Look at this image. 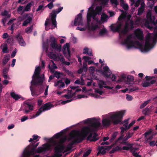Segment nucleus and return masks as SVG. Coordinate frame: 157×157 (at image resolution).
<instances>
[{
    "label": "nucleus",
    "instance_id": "1",
    "mask_svg": "<svg viewBox=\"0 0 157 157\" xmlns=\"http://www.w3.org/2000/svg\"><path fill=\"white\" fill-rule=\"evenodd\" d=\"M129 30H109L113 33H118L119 38L123 40L126 37L124 41L122 43L123 44L127 45L128 49L134 47L139 49L141 51L147 52L152 48L157 42V30H154V33H147L145 37V41L144 45L138 41H134V38L133 34H129Z\"/></svg>",
    "mask_w": 157,
    "mask_h": 157
},
{
    "label": "nucleus",
    "instance_id": "2",
    "mask_svg": "<svg viewBox=\"0 0 157 157\" xmlns=\"http://www.w3.org/2000/svg\"><path fill=\"white\" fill-rule=\"evenodd\" d=\"M95 118H88L84 121L85 123L90 124V126L86 127H84L82 131V134L84 135V137H86L87 135L89 134L87 137V140L90 142H95L99 139L97 137L98 134L96 133H94L93 134V132L97 131L98 128L100 126L101 123L99 121H96Z\"/></svg>",
    "mask_w": 157,
    "mask_h": 157
},
{
    "label": "nucleus",
    "instance_id": "3",
    "mask_svg": "<svg viewBox=\"0 0 157 157\" xmlns=\"http://www.w3.org/2000/svg\"><path fill=\"white\" fill-rule=\"evenodd\" d=\"M125 113V111L114 113L110 116V119L106 118H103L102 121L103 125L104 127H109L111 125V121L114 125L118 124L122 121V117Z\"/></svg>",
    "mask_w": 157,
    "mask_h": 157
},
{
    "label": "nucleus",
    "instance_id": "4",
    "mask_svg": "<svg viewBox=\"0 0 157 157\" xmlns=\"http://www.w3.org/2000/svg\"><path fill=\"white\" fill-rule=\"evenodd\" d=\"M39 143V142H38L35 144L34 142H32V144H30L26 147L27 150L25 151H31L33 154L40 153L48 151L51 149V145L49 144L46 143L44 144L43 147H39L36 149Z\"/></svg>",
    "mask_w": 157,
    "mask_h": 157
},
{
    "label": "nucleus",
    "instance_id": "5",
    "mask_svg": "<svg viewBox=\"0 0 157 157\" xmlns=\"http://www.w3.org/2000/svg\"><path fill=\"white\" fill-rule=\"evenodd\" d=\"M40 68L39 66L36 68L34 75L32 76V80L31 82L32 85L42 84L44 80V75H40Z\"/></svg>",
    "mask_w": 157,
    "mask_h": 157
},
{
    "label": "nucleus",
    "instance_id": "6",
    "mask_svg": "<svg viewBox=\"0 0 157 157\" xmlns=\"http://www.w3.org/2000/svg\"><path fill=\"white\" fill-rule=\"evenodd\" d=\"M134 22L132 20H130L129 23L126 22L124 25V28L121 29V27L122 23L121 22H119L116 24H112L111 26L110 29H132L134 28Z\"/></svg>",
    "mask_w": 157,
    "mask_h": 157
},
{
    "label": "nucleus",
    "instance_id": "7",
    "mask_svg": "<svg viewBox=\"0 0 157 157\" xmlns=\"http://www.w3.org/2000/svg\"><path fill=\"white\" fill-rule=\"evenodd\" d=\"M79 132L77 131L73 130L71 132L69 135V140H74L71 143V145H73L76 143H80L83 140V139L79 138Z\"/></svg>",
    "mask_w": 157,
    "mask_h": 157
},
{
    "label": "nucleus",
    "instance_id": "8",
    "mask_svg": "<svg viewBox=\"0 0 157 157\" xmlns=\"http://www.w3.org/2000/svg\"><path fill=\"white\" fill-rule=\"evenodd\" d=\"M147 19L145 23V26L149 29H152V27L150 25V24H152L155 25V17L154 16L152 17L151 11L149 10L146 14Z\"/></svg>",
    "mask_w": 157,
    "mask_h": 157
},
{
    "label": "nucleus",
    "instance_id": "9",
    "mask_svg": "<svg viewBox=\"0 0 157 157\" xmlns=\"http://www.w3.org/2000/svg\"><path fill=\"white\" fill-rule=\"evenodd\" d=\"M54 106V105L51 103L48 102L45 103L39 108L35 114L33 115V118H35L38 117L41 114L42 112L50 110Z\"/></svg>",
    "mask_w": 157,
    "mask_h": 157
},
{
    "label": "nucleus",
    "instance_id": "10",
    "mask_svg": "<svg viewBox=\"0 0 157 157\" xmlns=\"http://www.w3.org/2000/svg\"><path fill=\"white\" fill-rule=\"evenodd\" d=\"M54 145L55 146L54 148L55 154L54 155L56 157H60L62 155L60 153L63 150L64 146L63 144L56 142L55 143Z\"/></svg>",
    "mask_w": 157,
    "mask_h": 157
},
{
    "label": "nucleus",
    "instance_id": "11",
    "mask_svg": "<svg viewBox=\"0 0 157 157\" xmlns=\"http://www.w3.org/2000/svg\"><path fill=\"white\" fill-rule=\"evenodd\" d=\"M133 134V133L128 132L124 138V135L121 136L115 141L116 143H119L121 144H126V141L131 137Z\"/></svg>",
    "mask_w": 157,
    "mask_h": 157
},
{
    "label": "nucleus",
    "instance_id": "12",
    "mask_svg": "<svg viewBox=\"0 0 157 157\" xmlns=\"http://www.w3.org/2000/svg\"><path fill=\"white\" fill-rule=\"evenodd\" d=\"M50 46L52 49L58 52H60L61 51V46L58 45L55 37H51L50 39Z\"/></svg>",
    "mask_w": 157,
    "mask_h": 157
},
{
    "label": "nucleus",
    "instance_id": "13",
    "mask_svg": "<svg viewBox=\"0 0 157 157\" xmlns=\"http://www.w3.org/2000/svg\"><path fill=\"white\" fill-rule=\"evenodd\" d=\"M72 26H78L83 25L82 13H79L75 17L74 21L71 23Z\"/></svg>",
    "mask_w": 157,
    "mask_h": 157
},
{
    "label": "nucleus",
    "instance_id": "14",
    "mask_svg": "<svg viewBox=\"0 0 157 157\" xmlns=\"http://www.w3.org/2000/svg\"><path fill=\"white\" fill-rule=\"evenodd\" d=\"M63 52L66 58L69 60L71 59V52L70 50V44L67 43L63 46Z\"/></svg>",
    "mask_w": 157,
    "mask_h": 157
},
{
    "label": "nucleus",
    "instance_id": "15",
    "mask_svg": "<svg viewBox=\"0 0 157 157\" xmlns=\"http://www.w3.org/2000/svg\"><path fill=\"white\" fill-rule=\"evenodd\" d=\"M57 14L56 10H52L50 13L52 23L54 26V28L53 29H55V28L56 27L57 22L56 20V17Z\"/></svg>",
    "mask_w": 157,
    "mask_h": 157
},
{
    "label": "nucleus",
    "instance_id": "16",
    "mask_svg": "<svg viewBox=\"0 0 157 157\" xmlns=\"http://www.w3.org/2000/svg\"><path fill=\"white\" fill-rule=\"evenodd\" d=\"M1 15L2 16H5L1 20V22L4 26H5L6 23L7 19L10 18L11 17V14H9L8 12L6 10H5L3 12H2Z\"/></svg>",
    "mask_w": 157,
    "mask_h": 157
},
{
    "label": "nucleus",
    "instance_id": "17",
    "mask_svg": "<svg viewBox=\"0 0 157 157\" xmlns=\"http://www.w3.org/2000/svg\"><path fill=\"white\" fill-rule=\"evenodd\" d=\"M134 38L136 37L140 40H142L144 39V34L142 30H134Z\"/></svg>",
    "mask_w": 157,
    "mask_h": 157
},
{
    "label": "nucleus",
    "instance_id": "18",
    "mask_svg": "<svg viewBox=\"0 0 157 157\" xmlns=\"http://www.w3.org/2000/svg\"><path fill=\"white\" fill-rule=\"evenodd\" d=\"M15 37L20 46H25L26 45V43L24 40L22 36L20 33H18L17 35L15 36Z\"/></svg>",
    "mask_w": 157,
    "mask_h": 157
},
{
    "label": "nucleus",
    "instance_id": "19",
    "mask_svg": "<svg viewBox=\"0 0 157 157\" xmlns=\"http://www.w3.org/2000/svg\"><path fill=\"white\" fill-rule=\"evenodd\" d=\"M103 71H102V75L107 78H109L112 73V72L110 70L109 67L106 66L103 67Z\"/></svg>",
    "mask_w": 157,
    "mask_h": 157
},
{
    "label": "nucleus",
    "instance_id": "20",
    "mask_svg": "<svg viewBox=\"0 0 157 157\" xmlns=\"http://www.w3.org/2000/svg\"><path fill=\"white\" fill-rule=\"evenodd\" d=\"M25 107L23 109L25 113L26 114L28 113L30 111L33 109V106L30 104L29 102L26 103L24 105Z\"/></svg>",
    "mask_w": 157,
    "mask_h": 157
},
{
    "label": "nucleus",
    "instance_id": "21",
    "mask_svg": "<svg viewBox=\"0 0 157 157\" xmlns=\"http://www.w3.org/2000/svg\"><path fill=\"white\" fill-rule=\"evenodd\" d=\"M145 6L144 3L143 2L140 4V6L138 8L137 15L140 16L143 13L144 10Z\"/></svg>",
    "mask_w": 157,
    "mask_h": 157
},
{
    "label": "nucleus",
    "instance_id": "22",
    "mask_svg": "<svg viewBox=\"0 0 157 157\" xmlns=\"http://www.w3.org/2000/svg\"><path fill=\"white\" fill-rule=\"evenodd\" d=\"M24 16H25V17H27L23 23L22 25L24 26L26 25L27 24L29 23L32 20V17H31L30 16H28V14H25Z\"/></svg>",
    "mask_w": 157,
    "mask_h": 157
},
{
    "label": "nucleus",
    "instance_id": "23",
    "mask_svg": "<svg viewBox=\"0 0 157 157\" xmlns=\"http://www.w3.org/2000/svg\"><path fill=\"white\" fill-rule=\"evenodd\" d=\"M31 94L33 96H37L40 94V92L38 91L35 89L33 88L31 86L30 87Z\"/></svg>",
    "mask_w": 157,
    "mask_h": 157
},
{
    "label": "nucleus",
    "instance_id": "24",
    "mask_svg": "<svg viewBox=\"0 0 157 157\" xmlns=\"http://www.w3.org/2000/svg\"><path fill=\"white\" fill-rule=\"evenodd\" d=\"M11 97L16 101L18 100L19 99L22 98V100H24V98L21 97V96L20 95L16 94L14 92H12L10 94Z\"/></svg>",
    "mask_w": 157,
    "mask_h": 157
},
{
    "label": "nucleus",
    "instance_id": "25",
    "mask_svg": "<svg viewBox=\"0 0 157 157\" xmlns=\"http://www.w3.org/2000/svg\"><path fill=\"white\" fill-rule=\"evenodd\" d=\"M16 20V18L10 19L7 23L8 25H10V29H13L14 25L16 24L13 23V22Z\"/></svg>",
    "mask_w": 157,
    "mask_h": 157
},
{
    "label": "nucleus",
    "instance_id": "26",
    "mask_svg": "<svg viewBox=\"0 0 157 157\" xmlns=\"http://www.w3.org/2000/svg\"><path fill=\"white\" fill-rule=\"evenodd\" d=\"M33 138H30V140L29 141L30 142H34V143H35L36 142L39 140V139H37L38 137L40 138V137L38 136L34 135L32 136Z\"/></svg>",
    "mask_w": 157,
    "mask_h": 157
},
{
    "label": "nucleus",
    "instance_id": "27",
    "mask_svg": "<svg viewBox=\"0 0 157 157\" xmlns=\"http://www.w3.org/2000/svg\"><path fill=\"white\" fill-rule=\"evenodd\" d=\"M3 48L2 50V52L4 53H8L9 52V50L8 49L7 45L6 44H2L1 47Z\"/></svg>",
    "mask_w": 157,
    "mask_h": 157
},
{
    "label": "nucleus",
    "instance_id": "28",
    "mask_svg": "<svg viewBox=\"0 0 157 157\" xmlns=\"http://www.w3.org/2000/svg\"><path fill=\"white\" fill-rule=\"evenodd\" d=\"M67 131V130H63L61 131L60 132L54 135V137L56 139H58L59 137L62 136L64 134L65 132Z\"/></svg>",
    "mask_w": 157,
    "mask_h": 157
},
{
    "label": "nucleus",
    "instance_id": "29",
    "mask_svg": "<svg viewBox=\"0 0 157 157\" xmlns=\"http://www.w3.org/2000/svg\"><path fill=\"white\" fill-rule=\"evenodd\" d=\"M55 86H59V87L60 88H62L65 86L64 83L62 82L61 80L58 81L54 85Z\"/></svg>",
    "mask_w": 157,
    "mask_h": 157
},
{
    "label": "nucleus",
    "instance_id": "30",
    "mask_svg": "<svg viewBox=\"0 0 157 157\" xmlns=\"http://www.w3.org/2000/svg\"><path fill=\"white\" fill-rule=\"evenodd\" d=\"M152 112L148 108V106L143 109L142 110L143 113L145 116L149 115L151 114Z\"/></svg>",
    "mask_w": 157,
    "mask_h": 157
},
{
    "label": "nucleus",
    "instance_id": "31",
    "mask_svg": "<svg viewBox=\"0 0 157 157\" xmlns=\"http://www.w3.org/2000/svg\"><path fill=\"white\" fill-rule=\"evenodd\" d=\"M87 33L91 36L95 37L97 34L96 30H87Z\"/></svg>",
    "mask_w": 157,
    "mask_h": 157
},
{
    "label": "nucleus",
    "instance_id": "32",
    "mask_svg": "<svg viewBox=\"0 0 157 157\" xmlns=\"http://www.w3.org/2000/svg\"><path fill=\"white\" fill-rule=\"evenodd\" d=\"M108 18V16L107 15L104 13L102 14L101 16V19L102 22H105L107 21Z\"/></svg>",
    "mask_w": 157,
    "mask_h": 157
},
{
    "label": "nucleus",
    "instance_id": "33",
    "mask_svg": "<svg viewBox=\"0 0 157 157\" xmlns=\"http://www.w3.org/2000/svg\"><path fill=\"white\" fill-rule=\"evenodd\" d=\"M10 57L9 56H5L4 57L2 61L3 65H6L10 60Z\"/></svg>",
    "mask_w": 157,
    "mask_h": 157
},
{
    "label": "nucleus",
    "instance_id": "34",
    "mask_svg": "<svg viewBox=\"0 0 157 157\" xmlns=\"http://www.w3.org/2000/svg\"><path fill=\"white\" fill-rule=\"evenodd\" d=\"M118 132H115L113 133L111 136V138L109 140V141L110 142H112L115 139L118 134Z\"/></svg>",
    "mask_w": 157,
    "mask_h": 157
},
{
    "label": "nucleus",
    "instance_id": "35",
    "mask_svg": "<svg viewBox=\"0 0 157 157\" xmlns=\"http://www.w3.org/2000/svg\"><path fill=\"white\" fill-rule=\"evenodd\" d=\"M102 10V7L101 6H98L95 8V12L98 14H101Z\"/></svg>",
    "mask_w": 157,
    "mask_h": 157
},
{
    "label": "nucleus",
    "instance_id": "36",
    "mask_svg": "<svg viewBox=\"0 0 157 157\" xmlns=\"http://www.w3.org/2000/svg\"><path fill=\"white\" fill-rule=\"evenodd\" d=\"M126 79L127 82L128 83L133 82L134 80L133 77L130 75L127 76Z\"/></svg>",
    "mask_w": 157,
    "mask_h": 157
},
{
    "label": "nucleus",
    "instance_id": "37",
    "mask_svg": "<svg viewBox=\"0 0 157 157\" xmlns=\"http://www.w3.org/2000/svg\"><path fill=\"white\" fill-rule=\"evenodd\" d=\"M98 84L99 86V88L100 89H102L104 87L103 85H105L106 83L105 82L103 81L99 80V81L98 82Z\"/></svg>",
    "mask_w": 157,
    "mask_h": 157
},
{
    "label": "nucleus",
    "instance_id": "38",
    "mask_svg": "<svg viewBox=\"0 0 157 157\" xmlns=\"http://www.w3.org/2000/svg\"><path fill=\"white\" fill-rule=\"evenodd\" d=\"M7 43L11 45H12L13 43V36H12L9 37L7 40Z\"/></svg>",
    "mask_w": 157,
    "mask_h": 157
},
{
    "label": "nucleus",
    "instance_id": "39",
    "mask_svg": "<svg viewBox=\"0 0 157 157\" xmlns=\"http://www.w3.org/2000/svg\"><path fill=\"white\" fill-rule=\"evenodd\" d=\"M121 149V148L120 147L117 146L115 147H113V149L111 150L109 153L110 154H112L114 153L116 151L120 150Z\"/></svg>",
    "mask_w": 157,
    "mask_h": 157
},
{
    "label": "nucleus",
    "instance_id": "40",
    "mask_svg": "<svg viewBox=\"0 0 157 157\" xmlns=\"http://www.w3.org/2000/svg\"><path fill=\"white\" fill-rule=\"evenodd\" d=\"M151 101L150 99H149L147 100V101H144L143 103L140 106V109H142L144 108L145 106H146Z\"/></svg>",
    "mask_w": 157,
    "mask_h": 157
},
{
    "label": "nucleus",
    "instance_id": "41",
    "mask_svg": "<svg viewBox=\"0 0 157 157\" xmlns=\"http://www.w3.org/2000/svg\"><path fill=\"white\" fill-rule=\"evenodd\" d=\"M92 13L88 12L87 15V19L88 23L90 22L91 20L92 17Z\"/></svg>",
    "mask_w": 157,
    "mask_h": 157
},
{
    "label": "nucleus",
    "instance_id": "42",
    "mask_svg": "<svg viewBox=\"0 0 157 157\" xmlns=\"http://www.w3.org/2000/svg\"><path fill=\"white\" fill-rule=\"evenodd\" d=\"M32 5V4L31 2H29L27 4V5L25 6L24 9V11H28L30 9V8Z\"/></svg>",
    "mask_w": 157,
    "mask_h": 157
},
{
    "label": "nucleus",
    "instance_id": "43",
    "mask_svg": "<svg viewBox=\"0 0 157 157\" xmlns=\"http://www.w3.org/2000/svg\"><path fill=\"white\" fill-rule=\"evenodd\" d=\"M108 32L107 30H101L99 33V35L101 36H103L106 35Z\"/></svg>",
    "mask_w": 157,
    "mask_h": 157
},
{
    "label": "nucleus",
    "instance_id": "44",
    "mask_svg": "<svg viewBox=\"0 0 157 157\" xmlns=\"http://www.w3.org/2000/svg\"><path fill=\"white\" fill-rule=\"evenodd\" d=\"M91 150L90 149H89L87 151H86L83 155V157H86L88 156L90 153Z\"/></svg>",
    "mask_w": 157,
    "mask_h": 157
},
{
    "label": "nucleus",
    "instance_id": "45",
    "mask_svg": "<svg viewBox=\"0 0 157 157\" xmlns=\"http://www.w3.org/2000/svg\"><path fill=\"white\" fill-rule=\"evenodd\" d=\"M142 86L144 87H147L150 86V83L149 82L145 81L144 83L142 84Z\"/></svg>",
    "mask_w": 157,
    "mask_h": 157
},
{
    "label": "nucleus",
    "instance_id": "46",
    "mask_svg": "<svg viewBox=\"0 0 157 157\" xmlns=\"http://www.w3.org/2000/svg\"><path fill=\"white\" fill-rule=\"evenodd\" d=\"M129 147L127 146H124L122 147V149L125 150H128L129 149H130L131 147H132V145L131 144H129L128 145Z\"/></svg>",
    "mask_w": 157,
    "mask_h": 157
},
{
    "label": "nucleus",
    "instance_id": "47",
    "mask_svg": "<svg viewBox=\"0 0 157 157\" xmlns=\"http://www.w3.org/2000/svg\"><path fill=\"white\" fill-rule=\"evenodd\" d=\"M138 149V148H132V147L130 149V151L132 153V155H133L134 154H135L136 153H137L136 152V151Z\"/></svg>",
    "mask_w": 157,
    "mask_h": 157
},
{
    "label": "nucleus",
    "instance_id": "48",
    "mask_svg": "<svg viewBox=\"0 0 157 157\" xmlns=\"http://www.w3.org/2000/svg\"><path fill=\"white\" fill-rule=\"evenodd\" d=\"M126 76L125 75L123 74L121 76V78L119 80V81L122 82L124 80H126Z\"/></svg>",
    "mask_w": 157,
    "mask_h": 157
},
{
    "label": "nucleus",
    "instance_id": "49",
    "mask_svg": "<svg viewBox=\"0 0 157 157\" xmlns=\"http://www.w3.org/2000/svg\"><path fill=\"white\" fill-rule=\"evenodd\" d=\"M44 9V6L43 5H40L39 6L38 8L36 10V11L38 12L40 10L43 11Z\"/></svg>",
    "mask_w": 157,
    "mask_h": 157
},
{
    "label": "nucleus",
    "instance_id": "50",
    "mask_svg": "<svg viewBox=\"0 0 157 157\" xmlns=\"http://www.w3.org/2000/svg\"><path fill=\"white\" fill-rule=\"evenodd\" d=\"M121 6L124 10H127L128 9V6L127 4L123 3Z\"/></svg>",
    "mask_w": 157,
    "mask_h": 157
},
{
    "label": "nucleus",
    "instance_id": "51",
    "mask_svg": "<svg viewBox=\"0 0 157 157\" xmlns=\"http://www.w3.org/2000/svg\"><path fill=\"white\" fill-rule=\"evenodd\" d=\"M50 25L49 24V20L48 18H47L45 21V29H48V28H47V27L49 26V25Z\"/></svg>",
    "mask_w": 157,
    "mask_h": 157
},
{
    "label": "nucleus",
    "instance_id": "52",
    "mask_svg": "<svg viewBox=\"0 0 157 157\" xmlns=\"http://www.w3.org/2000/svg\"><path fill=\"white\" fill-rule=\"evenodd\" d=\"M54 6L53 3L50 2L46 6V7H48L50 9H51Z\"/></svg>",
    "mask_w": 157,
    "mask_h": 157
},
{
    "label": "nucleus",
    "instance_id": "53",
    "mask_svg": "<svg viewBox=\"0 0 157 157\" xmlns=\"http://www.w3.org/2000/svg\"><path fill=\"white\" fill-rule=\"evenodd\" d=\"M17 52V49L16 48H15L13 50V51L12 52V54H11V57L12 58H13L15 56Z\"/></svg>",
    "mask_w": 157,
    "mask_h": 157
},
{
    "label": "nucleus",
    "instance_id": "54",
    "mask_svg": "<svg viewBox=\"0 0 157 157\" xmlns=\"http://www.w3.org/2000/svg\"><path fill=\"white\" fill-rule=\"evenodd\" d=\"M60 73L56 71L54 74V76L57 78H59L60 77Z\"/></svg>",
    "mask_w": 157,
    "mask_h": 157
},
{
    "label": "nucleus",
    "instance_id": "55",
    "mask_svg": "<svg viewBox=\"0 0 157 157\" xmlns=\"http://www.w3.org/2000/svg\"><path fill=\"white\" fill-rule=\"evenodd\" d=\"M83 67L82 68H83V69L85 71H86L87 70V64L86 63L83 62Z\"/></svg>",
    "mask_w": 157,
    "mask_h": 157
},
{
    "label": "nucleus",
    "instance_id": "56",
    "mask_svg": "<svg viewBox=\"0 0 157 157\" xmlns=\"http://www.w3.org/2000/svg\"><path fill=\"white\" fill-rule=\"evenodd\" d=\"M95 92L99 94L100 95H102L103 93V92L98 89H96L95 90Z\"/></svg>",
    "mask_w": 157,
    "mask_h": 157
},
{
    "label": "nucleus",
    "instance_id": "57",
    "mask_svg": "<svg viewBox=\"0 0 157 157\" xmlns=\"http://www.w3.org/2000/svg\"><path fill=\"white\" fill-rule=\"evenodd\" d=\"M59 58L61 62L63 64L65 62V59L64 57L61 55H60L59 57Z\"/></svg>",
    "mask_w": 157,
    "mask_h": 157
},
{
    "label": "nucleus",
    "instance_id": "58",
    "mask_svg": "<svg viewBox=\"0 0 157 157\" xmlns=\"http://www.w3.org/2000/svg\"><path fill=\"white\" fill-rule=\"evenodd\" d=\"M49 57L51 59H54L56 58V55L55 54H53L52 52H51L50 53Z\"/></svg>",
    "mask_w": 157,
    "mask_h": 157
},
{
    "label": "nucleus",
    "instance_id": "59",
    "mask_svg": "<svg viewBox=\"0 0 157 157\" xmlns=\"http://www.w3.org/2000/svg\"><path fill=\"white\" fill-rule=\"evenodd\" d=\"M73 100L72 99L67 100L66 101H63L61 102V104L63 105H64L66 103L71 101Z\"/></svg>",
    "mask_w": 157,
    "mask_h": 157
},
{
    "label": "nucleus",
    "instance_id": "60",
    "mask_svg": "<svg viewBox=\"0 0 157 157\" xmlns=\"http://www.w3.org/2000/svg\"><path fill=\"white\" fill-rule=\"evenodd\" d=\"M83 59L84 60L85 62H87L89 59H91V58L88 56H84L83 57Z\"/></svg>",
    "mask_w": 157,
    "mask_h": 157
},
{
    "label": "nucleus",
    "instance_id": "61",
    "mask_svg": "<svg viewBox=\"0 0 157 157\" xmlns=\"http://www.w3.org/2000/svg\"><path fill=\"white\" fill-rule=\"evenodd\" d=\"M139 90V88L138 87H132L130 88L129 90V91L130 92H131L132 91H134L136 90Z\"/></svg>",
    "mask_w": 157,
    "mask_h": 157
},
{
    "label": "nucleus",
    "instance_id": "62",
    "mask_svg": "<svg viewBox=\"0 0 157 157\" xmlns=\"http://www.w3.org/2000/svg\"><path fill=\"white\" fill-rule=\"evenodd\" d=\"M126 99L128 101H131L132 100V97L131 95L127 94H126Z\"/></svg>",
    "mask_w": 157,
    "mask_h": 157
},
{
    "label": "nucleus",
    "instance_id": "63",
    "mask_svg": "<svg viewBox=\"0 0 157 157\" xmlns=\"http://www.w3.org/2000/svg\"><path fill=\"white\" fill-rule=\"evenodd\" d=\"M120 129H121V135H123V133L124 132L126 131L127 130L124 127H121Z\"/></svg>",
    "mask_w": 157,
    "mask_h": 157
},
{
    "label": "nucleus",
    "instance_id": "64",
    "mask_svg": "<svg viewBox=\"0 0 157 157\" xmlns=\"http://www.w3.org/2000/svg\"><path fill=\"white\" fill-rule=\"evenodd\" d=\"M156 142H155L154 140L151 141L149 143V145L150 146H153L155 145L157 143Z\"/></svg>",
    "mask_w": 157,
    "mask_h": 157
}]
</instances>
